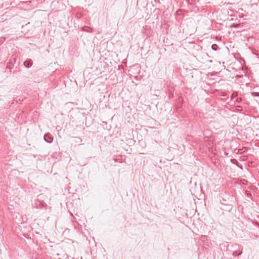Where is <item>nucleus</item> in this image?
<instances>
[{"instance_id":"obj_1","label":"nucleus","mask_w":259,"mask_h":259,"mask_svg":"<svg viewBox=\"0 0 259 259\" xmlns=\"http://www.w3.org/2000/svg\"><path fill=\"white\" fill-rule=\"evenodd\" d=\"M238 67L237 68H234L233 66H227V70H228L229 71H231V69L233 70H235V72H238L239 73H236V76L238 78H241L243 76V74L246 75L245 71L247 69V66H237Z\"/></svg>"},{"instance_id":"obj_2","label":"nucleus","mask_w":259,"mask_h":259,"mask_svg":"<svg viewBox=\"0 0 259 259\" xmlns=\"http://www.w3.org/2000/svg\"><path fill=\"white\" fill-rule=\"evenodd\" d=\"M44 138V140L48 143H51L53 140V137L50 133L45 134Z\"/></svg>"},{"instance_id":"obj_3","label":"nucleus","mask_w":259,"mask_h":259,"mask_svg":"<svg viewBox=\"0 0 259 259\" xmlns=\"http://www.w3.org/2000/svg\"><path fill=\"white\" fill-rule=\"evenodd\" d=\"M83 31H87V32H91L92 31V28H91L90 27L85 26L83 27L82 28Z\"/></svg>"},{"instance_id":"obj_4","label":"nucleus","mask_w":259,"mask_h":259,"mask_svg":"<svg viewBox=\"0 0 259 259\" xmlns=\"http://www.w3.org/2000/svg\"><path fill=\"white\" fill-rule=\"evenodd\" d=\"M242 251H240L239 253L237 252V251L236 250H234L233 251V253H232V254L233 256H238V255H240L242 254Z\"/></svg>"},{"instance_id":"obj_5","label":"nucleus","mask_w":259,"mask_h":259,"mask_svg":"<svg viewBox=\"0 0 259 259\" xmlns=\"http://www.w3.org/2000/svg\"><path fill=\"white\" fill-rule=\"evenodd\" d=\"M230 161L232 163L236 164L237 166L239 167V162L235 159H231Z\"/></svg>"},{"instance_id":"obj_6","label":"nucleus","mask_w":259,"mask_h":259,"mask_svg":"<svg viewBox=\"0 0 259 259\" xmlns=\"http://www.w3.org/2000/svg\"><path fill=\"white\" fill-rule=\"evenodd\" d=\"M32 63H33V62L31 60H28L26 61V62H24L23 65H32Z\"/></svg>"},{"instance_id":"obj_7","label":"nucleus","mask_w":259,"mask_h":259,"mask_svg":"<svg viewBox=\"0 0 259 259\" xmlns=\"http://www.w3.org/2000/svg\"><path fill=\"white\" fill-rule=\"evenodd\" d=\"M237 96H238V93L237 92H234L231 96V98L232 100H233L234 98L237 97Z\"/></svg>"},{"instance_id":"obj_8","label":"nucleus","mask_w":259,"mask_h":259,"mask_svg":"<svg viewBox=\"0 0 259 259\" xmlns=\"http://www.w3.org/2000/svg\"><path fill=\"white\" fill-rule=\"evenodd\" d=\"M211 49L214 51H216L218 49V46L216 44H213L211 45Z\"/></svg>"},{"instance_id":"obj_9","label":"nucleus","mask_w":259,"mask_h":259,"mask_svg":"<svg viewBox=\"0 0 259 259\" xmlns=\"http://www.w3.org/2000/svg\"><path fill=\"white\" fill-rule=\"evenodd\" d=\"M251 95L254 97H259V93L258 92H252Z\"/></svg>"},{"instance_id":"obj_10","label":"nucleus","mask_w":259,"mask_h":259,"mask_svg":"<svg viewBox=\"0 0 259 259\" xmlns=\"http://www.w3.org/2000/svg\"><path fill=\"white\" fill-rule=\"evenodd\" d=\"M241 101H242V99H241V98H237V99H236V101H237V102H238V103L241 102Z\"/></svg>"},{"instance_id":"obj_11","label":"nucleus","mask_w":259,"mask_h":259,"mask_svg":"<svg viewBox=\"0 0 259 259\" xmlns=\"http://www.w3.org/2000/svg\"><path fill=\"white\" fill-rule=\"evenodd\" d=\"M123 66H120V65H118V66H117V69H118V70H119V69H120V68H122V69H123Z\"/></svg>"},{"instance_id":"obj_12","label":"nucleus","mask_w":259,"mask_h":259,"mask_svg":"<svg viewBox=\"0 0 259 259\" xmlns=\"http://www.w3.org/2000/svg\"><path fill=\"white\" fill-rule=\"evenodd\" d=\"M93 0H85V2H88V3H92Z\"/></svg>"},{"instance_id":"obj_13","label":"nucleus","mask_w":259,"mask_h":259,"mask_svg":"<svg viewBox=\"0 0 259 259\" xmlns=\"http://www.w3.org/2000/svg\"><path fill=\"white\" fill-rule=\"evenodd\" d=\"M235 247L236 246H238L239 247H242V246L241 245H238L237 244H236V245L235 246Z\"/></svg>"},{"instance_id":"obj_14","label":"nucleus","mask_w":259,"mask_h":259,"mask_svg":"<svg viewBox=\"0 0 259 259\" xmlns=\"http://www.w3.org/2000/svg\"><path fill=\"white\" fill-rule=\"evenodd\" d=\"M26 68H29L31 66H27V65H26L25 66Z\"/></svg>"},{"instance_id":"obj_15","label":"nucleus","mask_w":259,"mask_h":259,"mask_svg":"<svg viewBox=\"0 0 259 259\" xmlns=\"http://www.w3.org/2000/svg\"><path fill=\"white\" fill-rule=\"evenodd\" d=\"M237 107H238V108H240L241 109V110H242V107H241V106H238Z\"/></svg>"},{"instance_id":"obj_16","label":"nucleus","mask_w":259,"mask_h":259,"mask_svg":"<svg viewBox=\"0 0 259 259\" xmlns=\"http://www.w3.org/2000/svg\"><path fill=\"white\" fill-rule=\"evenodd\" d=\"M228 153H225V155H226V156H227V155H228Z\"/></svg>"}]
</instances>
